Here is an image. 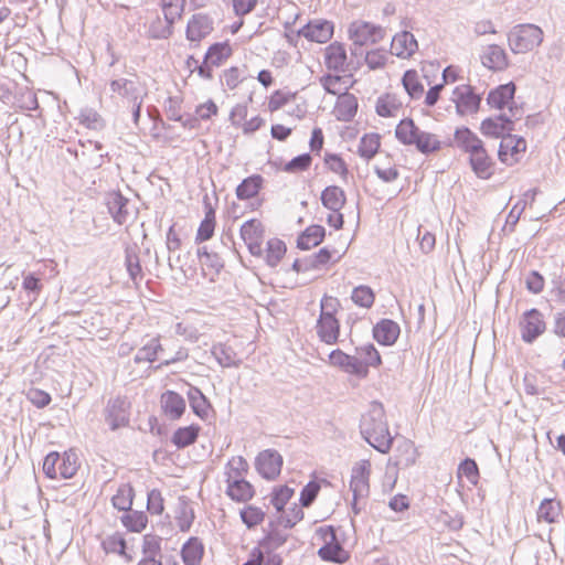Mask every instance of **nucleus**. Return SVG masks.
Masks as SVG:
<instances>
[{
    "label": "nucleus",
    "mask_w": 565,
    "mask_h": 565,
    "mask_svg": "<svg viewBox=\"0 0 565 565\" xmlns=\"http://www.w3.org/2000/svg\"><path fill=\"white\" fill-rule=\"evenodd\" d=\"M361 435L365 441L381 454H388V424L384 406L373 402L360 423Z\"/></svg>",
    "instance_id": "f257e3e1"
},
{
    "label": "nucleus",
    "mask_w": 565,
    "mask_h": 565,
    "mask_svg": "<svg viewBox=\"0 0 565 565\" xmlns=\"http://www.w3.org/2000/svg\"><path fill=\"white\" fill-rule=\"evenodd\" d=\"M79 468L78 457L73 449L61 455L57 451L49 452L43 460V472L49 479L73 478Z\"/></svg>",
    "instance_id": "f03ea898"
},
{
    "label": "nucleus",
    "mask_w": 565,
    "mask_h": 565,
    "mask_svg": "<svg viewBox=\"0 0 565 565\" xmlns=\"http://www.w3.org/2000/svg\"><path fill=\"white\" fill-rule=\"evenodd\" d=\"M337 299L324 297L321 300V312L317 321V334L326 344H335L340 335V322L335 318Z\"/></svg>",
    "instance_id": "7ed1b4c3"
},
{
    "label": "nucleus",
    "mask_w": 565,
    "mask_h": 565,
    "mask_svg": "<svg viewBox=\"0 0 565 565\" xmlns=\"http://www.w3.org/2000/svg\"><path fill=\"white\" fill-rule=\"evenodd\" d=\"M349 35L353 42L351 54L362 55L360 51L364 45L376 43L385 36V29L382 26L362 20L353 21L349 26Z\"/></svg>",
    "instance_id": "20e7f679"
},
{
    "label": "nucleus",
    "mask_w": 565,
    "mask_h": 565,
    "mask_svg": "<svg viewBox=\"0 0 565 565\" xmlns=\"http://www.w3.org/2000/svg\"><path fill=\"white\" fill-rule=\"evenodd\" d=\"M131 403L127 396L117 395L107 401L103 415L111 431L128 427L130 424Z\"/></svg>",
    "instance_id": "39448f33"
},
{
    "label": "nucleus",
    "mask_w": 565,
    "mask_h": 565,
    "mask_svg": "<svg viewBox=\"0 0 565 565\" xmlns=\"http://www.w3.org/2000/svg\"><path fill=\"white\" fill-rule=\"evenodd\" d=\"M543 41V31L534 24H522L509 35V45L513 53H526L537 47Z\"/></svg>",
    "instance_id": "423d86ee"
},
{
    "label": "nucleus",
    "mask_w": 565,
    "mask_h": 565,
    "mask_svg": "<svg viewBox=\"0 0 565 565\" xmlns=\"http://www.w3.org/2000/svg\"><path fill=\"white\" fill-rule=\"evenodd\" d=\"M318 534L324 541V544L318 550V556L328 562L338 564L345 563L350 555L338 541L337 530L333 525L321 526Z\"/></svg>",
    "instance_id": "0eeeda50"
},
{
    "label": "nucleus",
    "mask_w": 565,
    "mask_h": 565,
    "mask_svg": "<svg viewBox=\"0 0 565 565\" xmlns=\"http://www.w3.org/2000/svg\"><path fill=\"white\" fill-rule=\"evenodd\" d=\"M521 339L526 344H533L546 331L543 313L537 308L525 310L519 319Z\"/></svg>",
    "instance_id": "6e6552de"
},
{
    "label": "nucleus",
    "mask_w": 565,
    "mask_h": 565,
    "mask_svg": "<svg viewBox=\"0 0 565 565\" xmlns=\"http://www.w3.org/2000/svg\"><path fill=\"white\" fill-rule=\"evenodd\" d=\"M452 102L459 116L472 115L479 111L482 96L469 84L458 85L452 90Z\"/></svg>",
    "instance_id": "1a4fd4ad"
},
{
    "label": "nucleus",
    "mask_w": 565,
    "mask_h": 565,
    "mask_svg": "<svg viewBox=\"0 0 565 565\" xmlns=\"http://www.w3.org/2000/svg\"><path fill=\"white\" fill-rule=\"evenodd\" d=\"M515 129V120L505 113L486 117L481 120L479 130L490 139H502Z\"/></svg>",
    "instance_id": "9d476101"
},
{
    "label": "nucleus",
    "mask_w": 565,
    "mask_h": 565,
    "mask_svg": "<svg viewBox=\"0 0 565 565\" xmlns=\"http://www.w3.org/2000/svg\"><path fill=\"white\" fill-rule=\"evenodd\" d=\"M401 25L403 29L391 39V55L408 58L418 50V43L414 34L407 30L412 28L411 20L403 19Z\"/></svg>",
    "instance_id": "9b49d317"
},
{
    "label": "nucleus",
    "mask_w": 565,
    "mask_h": 565,
    "mask_svg": "<svg viewBox=\"0 0 565 565\" xmlns=\"http://www.w3.org/2000/svg\"><path fill=\"white\" fill-rule=\"evenodd\" d=\"M526 148L527 143L524 137L510 132L499 143L498 159L511 167L519 162L520 156L526 151Z\"/></svg>",
    "instance_id": "f8f14e48"
},
{
    "label": "nucleus",
    "mask_w": 565,
    "mask_h": 565,
    "mask_svg": "<svg viewBox=\"0 0 565 565\" xmlns=\"http://www.w3.org/2000/svg\"><path fill=\"white\" fill-rule=\"evenodd\" d=\"M324 65L329 71L335 73L351 74L355 70L353 62L348 60L347 50L343 43L333 42L324 49Z\"/></svg>",
    "instance_id": "ddd939ff"
},
{
    "label": "nucleus",
    "mask_w": 565,
    "mask_h": 565,
    "mask_svg": "<svg viewBox=\"0 0 565 565\" xmlns=\"http://www.w3.org/2000/svg\"><path fill=\"white\" fill-rule=\"evenodd\" d=\"M395 449L394 460L391 459V466L393 465L397 469H403L415 463L417 450L414 443L404 436L396 433V436L391 435V449Z\"/></svg>",
    "instance_id": "4468645a"
},
{
    "label": "nucleus",
    "mask_w": 565,
    "mask_h": 565,
    "mask_svg": "<svg viewBox=\"0 0 565 565\" xmlns=\"http://www.w3.org/2000/svg\"><path fill=\"white\" fill-rule=\"evenodd\" d=\"M265 228L260 221L250 218L241 226V237L246 244L248 252L256 257L263 256V239Z\"/></svg>",
    "instance_id": "2eb2a0df"
},
{
    "label": "nucleus",
    "mask_w": 565,
    "mask_h": 565,
    "mask_svg": "<svg viewBox=\"0 0 565 565\" xmlns=\"http://www.w3.org/2000/svg\"><path fill=\"white\" fill-rule=\"evenodd\" d=\"M333 22L324 19L310 20L297 32L299 36L317 43H327L333 36Z\"/></svg>",
    "instance_id": "dca6fc26"
},
{
    "label": "nucleus",
    "mask_w": 565,
    "mask_h": 565,
    "mask_svg": "<svg viewBox=\"0 0 565 565\" xmlns=\"http://www.w3.org/2000/svg\"><path fill=\"white\" fill-rule=\"evenodd\" d=\"M255 467L263 478L273 480L280 475L282 457L276 449L263 450L255 459Z\"/></svg>",
    "instance_id": "f3484780"
},
{
    "label": "nucleus",
    "mask_w": 565,
    "mask_h": 565,
    "mask_svg": "<svg viewBox=\"0 0 565 565\" xmlns=\"http://www.w3.org/2000/svg\"><path fill=\"white\" fill-rule=\"evenodd\" d=\"M130 200L126 198L120 191H111L105 195V205L113 221L117 225L127 223L130 213L128 205Z\"/></svg>",
    "instance_id": "a211bd4d"
},
{
    "label": "nucleus",
    "mask_w": 565,
    "mask_h": 565,
    "mask_svg": "<svg viewBox=\"0 0 565 565\" xmlns=\"http://www.w3.org/2000/svg\"><path fill=\"white\" fill-rule=\"evenodd\" d=\"M226 491L225 493L236 502H247L255 495V489L245 478H238L231 472H225Z\"/></svg>",
    "instance_id": "6ab92c4d"
},
{
    "label": "nucleus",
    "mask_w": 565,
    "mask_h": 565,
    "mask_svg": "<svg viewBox=\"0 0 565 565\" xmlns=\"http://www.w3.org/2000/svg\"><path fill=\"white\" fill-rule=\"evenodd\" d=\"M456 142L458 149L468 157H473L486 149L483 140L467 126L456 128Z\"/></svg>",
    "instance_id": "aec40b11"
},
{
    "label": "nucleus",
    "mask_w": 565,
    "mask_h": 565,
    "mask_svg": "<svg viewBox=\"0 0 565 565\" xmlns=\"http://www.w3.org/2000/svg\"><path fill=\"white\" fill-rule=\"evenodd\" d=\"M160 407L162 413L172 422L179 420L185 413L186 403L181 394L168 390L160 396Z\"/></svg>",
    "instance_id": "412c9836"
},
{
    "label": "nucleus",
    "mask_w": 565,
    "mask_h": 565,
    "mask_svg": "<svg viewBox=\"0 0 565 565\" xmlns=\"http://www.w3.org/2000/svg\"><path fill=\"white\" fill-rule=\"evenodd\" d=\"M213 30V20L207 14L198 13L189 20L185 36L190 42L200 43Z\"/></svg>",
    "instance_id": "4be33fe9"
},
{
    "label": "nucleus",
    "mask_w": 565,
    "mask_h": 565,
    "mask_svg": "<svg viewBox=\"0 0 565 565\" xmlns=\"http://www.w3.org/2000/svg\"><path fill=\"white\" fill-rule=\"evenodd\" d=\"M516 93L514 82L500 84L491 88L487 95V105L497 110H503L510 102H513Z\"/></svg>",
    "instance_id": "5701e85b"
},
{
    "label": "nucleus",
    "mask_w": 565,
    "mask_h": 565,
    "mask_svg": "<svg viewBox=\"0 0 565 565\" xmlns=\"http://www.w3.org/2000/svg\"><path fill=\"white\" fill-rule=\"evenodd\" d=\"M540 193L539 188L529 189L523 193V198L520 199L511 209L505 218V224L503 226V231L508 233H513L515 227L520 221V217L526 206L532 204L535 201L536 195Z\"/></svg>",
    "instance_id": "b1692460"
},
{
    "label": "nucleus",
    "mask_w": 565,
    "mask_h": 565,
    "mask_svg": "<svg viewBox=\"0 0 565 565\" xmlns=\"http://www.w3.org/2000/svg\"><path fill=\"white\" fill-rule=\"evenodd\" d=\"M468 164L475 175L481 180H489L494 174L495 161L487 148L473 157H468Z\"/></svg>",
    "instance_id": "393cba45"
},
{
    "label": "nucleus",
    "mask_w": 565,
    "mask_h": 565,
    "mask_svg": "<svg viewBox=\"0 0 565 565\" xmlns=\"http://www.w3.org/2000/svg\"><path fill=\"white\" fill-rule=\"evenodd\" d=\"M186 397L193 414L202 420L207 419L210 412H213V406L203 392L196 386L189 385Z\"/></svg>",
    "instance_id": "a878e982"
},
{
    "label": "nucleus",
    "mask_w": 565,
    "mask_h": 565,
    "mask_svg": "<svg viewBox=\"0 0 565 565\" xmlns=\"http://www.w3.org/2000/svg\"><path fill=\"white\" fill-rule=\"evenodd\" d=\"M204 209H205V215L204 218L201 221L200 226L196 232L195 236V243L201 244L203 242L209 241L214 235L215 230V210L212 206L209 195H204Z\"/></svg>",
    "instance_id": "bb28decb"
},
{
    "label": "nucleus",
    "mask_w": 565,
    "mask_h": 565,
    "mask_svg": "<svg viewBox=\"0 0 565 565\" xmlns=\"http://www.w3.org/2000/svg\"><path fill=\"white\" fill-rule=\"evenodd\" d=\"M483 66L492 71H503L509 66L508 54L504 49L497 44L487 46L481 55Z\"/></svg>",
    "instance_id": "cd10ccee"
},
{
    "label": "nucleus",
    "mask_w": 565,
    "mask_h": 565,
    "mask_svg": "<svg viewBox=\"0 0 565 565\" xmlns=\"http://www.w3.org/2000/svg\"><path fill=\"white\" fill-rule=\"evenodd\" d=\"M358 106V98L350 93H344L339 95L333 114L338 120L349 122L356 115Z\"/></svg>",
    "instance_id": "c85d7f7f"
},
{
    "label": "nucleus",
    "mask_w": 565,
    "mask_h": 565,
    "mask_svg": "<svg viewBox=\"0 0 565 565\" xmlns=\"http://www.w3.org/2000/svg\"><path fill=\"white\" fill-rule=\"evenodd\" d=\"M326 236V228L319 224H312L302 231L297 238V247L309 250L321 244Z\"/></svg>",
    "instance_id": "c756f323"
},
{
    "label": "nucleus",
    "mask_w": 565,
    "mask_h": 565,
    "mask_svg": "<svg viewBox=\"0 0 565 565\" xmlns=\"http://www.w3.org/2000/svg\"><path fill=\"white\" fill-rule=\"evenodd\" d=\"M200 433L201 426L198 424L178 427L173 431L170 440L177 447V449H184L196 443Z\"/></svg>",
    "instance_id": "7c9ffc66"
},
{
    "label": "nucleus",
    "mask_w": 565,
    "mask_h": 565,
    "mask_svg": "<svg viewBox=\"0 0 565 565\" xmlns=\"http://www.w3.org/2000/svg\"><path fill=\"white\" fill-rule=\"evenodd\" d=\"M563 513V505L561 501L552 498H545L541 501L536 518L539 522H546L548 524L557 523Z\"/></svg>",
    "instance_id": "2f4dec72"
},
{
    "label": "nucleus",
    "mask_w": 565,
    "mask_h": 565,
    "mask_svg": "<svg viewBox=\"0 0 565 565\" xmlns=\"http://www.w3.org/2000/svg\"><path fill=\"white\" fill-rule=\"evenodd\" d=\"M181 558L185 565H199L204 555V545L196 536H191L181 547Z\"/></svg>",
    "instance_id": "473e14b6"
},
{
    "label": "nucleus",
    "mask_w": 565,
    "mask_h": 565,
    "mask_svg": "<svg viewBox=\"0 0 565 565\" xmlns=\"http://www.w3.org/2000/svg\"><path fill=\"white\" fill-rule=\"evenodd\" d=\"M322 205L331 212L341 211L347 202L344 191L338 185L324 188L320 196Z\"/></svg>",
    "instance_id": "72a5a7b5"
},
{
    "label": "nucleus",
    "mask_w": 565,
    "mask_h": 565,
    "mask_svg": "<svg viewBox=\"0 0 565 565\" xmlns=\"http://www.w3.org/2000/svg\"><path fill=\"white\" fill-rule=\"evenodd\" d=\"M422 129L409 118H403L395 128V138L404 146H413Z\"/></svg>",
    "instance_id": "f704fd0d"
},
{
    "label": "nucleus",
    "mask_w": 565,
    "mask_h": 565,
    "mask_svg": "<svg viewBox=\"0 0 565 565\" xmlns=\"http://www.w3.org/2000/svg\"><path fill=\"white\" fill-rule=\"evenodd\" d=\"M288 535L281 533L275 521L268 523L266 535L258 542L256 546L262 547L264 552H274L287 542Z\"/></svg>",
    "instance_id": "c9c22d12"
},
{
    "label": "nucleus",
    "mask_w": 565,
    "mask_h": 565,
    "mask_svg": "<svg viewBox=\"0 0 565 565\" xmlns=\"http://www.w3.org/2000/svg\"><path fill=\"white\" fill-rule=\"evenodd\" d=\"M125 266L129 278L138 284L143 278L142 267L139 257V248L137 245L127 246L125 249Z\"/></svg>",
    "instance_id": "e433bc0d"
},
{
    "label": "nucleus",
    "mask_w": 565,
    "mask_h": 565,
    "mask_svg": "<svg viewBox=\"0 0 565 565\" xmlns=\"http://www.w3.org/2000/svg\"><path fill=\"white\" fill-rule=\"evenodd\" d=\"M369 463L364 462L353 468L350 489L353 492L354 500L362 497L369 489Z\"/></svg>",
    "instance_id": "4c0bfd02"
},
{
    "label": "nucleus",
    "mask_w": 565,
    "mask_h": 565,
    "mask_svg": "<svg viewBox=\"0 0 565 565\" xmlns=\"http://www.w3.org/2000/svg\"><path fill=\"white\" fill-rule=\"evenodd\" d=\"M414 147L419 153L429 157L441 150L440 139L437 135L422 130L416 138Z\"/></svg>",
    "instance_id": "58836bf2"
},
{
    "label": "nucleus",
    "mask_w": 565,
    "mask_h": 565,
    "mask_svg": "<svg viewBox=\"0 0 565 565\" xmlns=\"http://www.w3.org/2000/svg\"><path fill=\"white\" fill-rule=\"evenodd\" d=\"M264 178L260 174H252L245 178L236 188V196L238 200H249L255 198L262 190Z\"/></svg>",
    "instance_id": "ea45409f"
},
{
    "label": "nucleus",
    "mask_w": 565,
    "mask_h": 565,
    "mask_svg": "<svg viewBox=\"0 0 565 565\" xmlns=\"http://www.w3.org/2000/svg\"><path fill=\"white\" fill-rule=\"evenodd\" d=\"M109 87L113 93L126 98L129 103L136 102L138 98H143L139 93L137 83L131 79H113L109 83Z\"/></svg>",
    "instance_id": "a19ab883"
},
{
    "label": "nucleus",
    "mask_w": 565,
    "mask_h": 565,
    "mask_svg": "<svg viewBox=\"0 0 565 565\" xmlns=\"http://www.w3.org/2000/svg\"><path fill=\"white\" fill-rule=\"evenodd\" d=\"M211 353L223 367H238L241 364V360H235L236 352L234 349L225 343L213 344Z\"/></svg>",
    "instance_id": "79ce46f5"
},
{
    "label": "nucleus",
    "mask_w": 565,
    "mask_h": 565,
    "mask_svg": "<svg viewBox=\"0 0 565 565\" xmlns=\"http://www.w3.org/2000/svg\"><path fill=\"white\" fill-rule=\"evenodd\" d=\"M233 53L228 41L216 42L209 46L204 58L215 67L221 66Z\"/></svg>",
    "instance_id": "37998d69"
},
{
    "label": "nucleus",
    "mask_w": 565,
    "mask_h": 565,
    "mask_svg": "<svg viewBox=\"0 0 565 565\" xmlns=\"http://www.w3.org/2000/svg\"><path fill=\"white\" fill-rule=\"evenodd\" d=\"M134 497L135 490L132 486L124 483L119 486L116 494L111 498L113 507L118 511H124L126 513L132 509Z\"/></svg>",
    "instance_id": "c03bdc74"
},
{
    "label": "nucleus",
    "mask_w": 565,
    "mask_h": 565,
    "mask_svg": "<svg viewBox=\"0 0 565 565\" xmlns=\"http://www.w3.org/2000/svg\"><path fill=\"white\" fill-rule=\"evenodd\" d=\"M163 351L159 338H151L136 353L134 362L140 364L142 362H154L159 352Z\"/></svg>",
    "instance_id": "a18cd8bd"
},
{
    "label": "nucleus",
    "mask_w": 565,
    "mask_h": 565,
    "mask_svg": "<svg viewBox=\"0 0 565 565\" xmlns=\"http://www.w3.org/2000/svg\"><path fill=\"white\" fill-rule=\"evenodd\" d=\"M120 521L129 532L140 533L147 526L148 516L142 511L131 509L120 516Z\"/></svg>",
    "instance_id": "49530a36"
},
{
    "label": "nucleus",
    "mask_w": 565,
    "mask_h": 565,
    "mask_svg": "<svg viewBox=\"0 0 565 565\" xmlns=\"http://www.w3.org/2000/svg\"><path fill=\"white\" fill-rule=\"evenodd\" d=\"M457 477L466 478L473 487L479 484L480 469L476 459L471 457L463 458L457 467Z\"/></svg>",
    "instance_id": "de8ad7c7"
},
{
    "label": "nucleus",
    "mask_w": 565,
    "mask_h": 565,
    "mask_svg": "<svg viewBox=\"0 0 565 565\" xmlns=\"http://www.w3.org/2000/svg\"><path fill=\"white\" fill-rule=\"evenodd\" d=\"M265 262L269 267H276L287 252V246L279 238H270L266 244Z\"/></svg>",
    "instance_id": "09e8293b"
},
{
    "label": "nucleus",
    "mask_w": 565,
    "mask_h": 565,
    "mask_svg": "<svg viewBox=\"0 0 565 565\" xmlns=\"http://www.w3.org/2000/svg\"><path fill=\"white\" fill-rule=\"evenodd\" d=\"M402 84L412 99H418L424 93V86L418 78L415 70H407L403 77Z\"/></svg>",
    "instance_id": "8fccbe9b"
},
{
    "label": "nucleus",
    "mask_w": 565,
    "mask_h": 565,
    "mask_svg": "<svg viewBox=\"0 0 565 565\" xmlns=\"http://www.w3.org/2000/svg\"><path fill=\"white\" fill-rule=\"evenodd\" d=\"M380 139L379 134H365L360 140L359 154L367 160L373 158L380 149Z\"/></svg>",
    "instance_id": "3c124183"
},
{
    "label": "nucleus",
    "mask_w": 565,
    "mask_h": 565,
    "mask_svg": "<svg viewBox=\"0 0 565 565\" xmlns=\"http://www.w3.org/2000/svg\"><path fill=\"white\" fill-rule=\"evenodd\" d=\"M351 78H352V74L341 76L339 74L328 73V74L322 75L320 77L319 82L322 85L323 89L328 94L338 95L339 89H335L334 86L337 84L343 83L345 85L344 89L348 90L349 87L351 86V82H350Z\"/></svg>",
    "instance_id": "603ef678"
},
{
    "label": "nucleus",
    "mask_w": 565,
    "mask_h": 565,
    "mask_svg": "<svg viewBox=\"0 0 565 565\" xmlns=\"http://www.w3.org/2000/svg\"><path fill=\"white\" fill-rule=\"evenodd\" d=\"M294 494L295 490L287 484L277 486L271 491L270 504L275 507L277 512H281Z\"/></svg>",
    "instance_id": "864d4df0"
},
{
    "label": "nucleus",
    "mask_w": 565,
    "mask_h": 565,
    "mask_svg": "<svg viewBox=\"0 0 565 565\" xmlns=\"http://www.w3.org/2000/svg\"><path fill=\"white\" fill-rule=\"evenodd\" d=\"M355 351L367 371L370 366L376 367L382 363L381 354L372 343L356 348Z\"/></svg>",
    "instance_id": "5fc2aeb1"
},
{
    "label": "nucleus",
    "mask_w": 565,
    "mask_h": 565,
    "mask_svg": "<svg viewBox=\"0 0 565 565\" xmlns=\"http://www.w3.org/2000/svg\"><path fill=\"white\" fill-rule=\"evenodd\" d=\"M242 522L247 529H253L260 524L265 519V512L255 505H246L239 512Z\"/></svg>",
    "instance_id": "6e6d98bb"
},
{
    "label": "nucleus",
    "mask_w": 565,
    "mask_h": 565,
    "mask_svg": "<svg viewBox=\"0 0 565 565\" xmlns=\"http://www.w3.org/2000/svg\"><path fill=\"white\" fill-rule=\"evenodd\" d=\"M22 288L26 291L30 301H35L43 289V284L35 273H28L23 274Z\"/></svg>",
    "instance_id": "4d7b16f0"
},
{
    "label": "nucleus",
    "mask_w": 565,
    "mask_h": 565,
    "mask_svg": "<svg viewBox=\"0 0 565 565\" xmlns=\"http://www.w3.org/2000/svg\"><path fill=\"white\" fill-rule=\"evenodd\" d=\"M161 542L162 539L156 534H146L142 539V555L145 557L156 558L161 554Z\"/></svg>",
    "instance_id": "13d9d810"
},
{
    "label": "nucleus",
    "mask_w": 565,
    "mask_h": 565,
    "mask_svg": "<svg viewBox=\"0 0 565 565\" xmlns=\"http://www.w3.org/2000/svg\"><path fill=\"white\" fill-rule=\"evenodd\" d=\"M352 301L363 308H370L374 302V292L369 286H358L353 289Z\"/></svg>",
    "instance_id": "bf43d9fd"
},
{
    "label": "nucleus",
    "mask_w": 565,
    "mask_h": 565,
    "mask_svg": "<svg viewBox=\"0 0 565 565\" xmlns=\"http://www.w3.org/2000/svg\"><path fill=\"white\" fill-rule=\"evenodd\" d=\"M103 548L106 553L124 554V550H127V542L124 535L116 532L109 535L103 541Z\"/></svg>",
    "instance_id": "052dcab7"
},
{
    "label": "nucleus",
    "mask_w": 565,
    "mask_h": 565,
    "mask_svg": "<svg viewBox=\"0 0 565 565\" xmlns=\"http://www.w3.org/2000/svg\"><path fill=\"white\" fill-rule=\"evenodd\" d=\"M79 124L88 129L98 130L104 127L100 115L93 108H84L78 115Z\"/></svg>",
    "instance_id": "680f3d73"
},
{
    "label": "nucleus",
    "mask_w": 565,
    "mask_h": 565,
    "mask_svg": "<svg viewBox=\"0 0 565 565\" xmlns=\"http://www.w3.org/2000/svg\"><path fill=\"white\" fill-rule=\"evenodd\" d=\"M321 489L318 480L309 481L300 492L299 502L302 508H309L316 500Z\"/></svg>",
    "instance_id": "e2e57ef3"
},
{
    "label": "nucleus",
    "mask_w": 565,
    "mask_h": 565,
    "mask_svg": "<svg viewBox=\"0 0 565 565\" xmlns=\"http://www.w3.org/2000/svg\"><path fill=\"white\" fill-rule=\"evenodd\" d=\"M311 162L312 157L309 152L301 153L292 158L290 161H288L284 166L282 170L288 173L306 171L307 169H309Z\"/></svg>",
    "instance_id": "0e129e2a"
},
{
    "label": "nucleus",
    "mask_w": 565,
    "mask_h": 565,
    "mask_svg": "<svg viewBox=\"0 0 565 565\" xmlns=\"http://www.w3.org/2000/svg\"><path fill=\"white\" fill-rule=\"evenodd\" d=\"M177 520L181 532H188L191 529L194 521V512L185 502L180 504Z\"/></svg>",
    "instance_id": "69168bd1"
},
{
    "label": "nucleus",
    "mask_w": 565,
    "mask_h": 565,
    "mask_svg": "<svg viewBox=\"0 0 565 565\" xmlns=\"http://www.w3.org/2000/svg\"><path fill=\"white\" fill-rule=\"evenodd\" d=\"M163 498L158 489H152L147 494V510L151 514H161L164 510Z\"/></svg>",
    "instance_id": "338daca9"
},
{
    "label": "nucleus",
    "mask_w": 565,
    "mask_h": 565,
    "mask_svg": "<svg viewBox=\"0 0 565 565\" xmlns=\"http://www.w3.org/2000/svg\"><path fill=\"white\" fill-rule=\"evenodd\" d=\"M26 398L38 408H44L52 402V397L47 392L35 387L26 392Z\"/></svg>",
    "instance_id": "774afa93"
}]
</instances>
